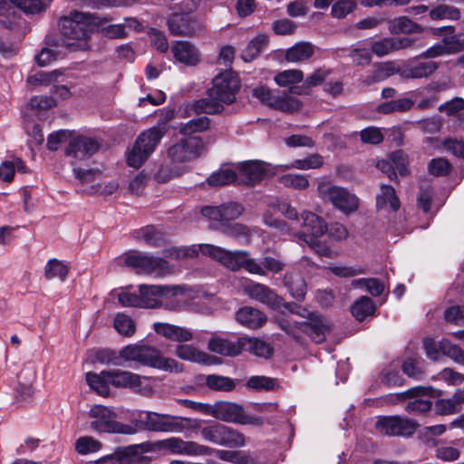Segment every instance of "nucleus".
Returning <instances> with one entry per match:
<instances>
[{"label":"nucleus","mask_w":464,"mask_h":464,"mask_svg":"<svg viewBox=\"0 0 464 464\" xmlns=\"http://www.w3.org/2000/svg\"><path fill=\"white\" fill-rule=\"evenodd\" d=\"M315 46L308 42H300L290 47L285 53L289 63H302L310 59L315 53Z\"/></svg>","instance_id":"72a5a7b5"},{"label":"nucleus","mask_w":464,"mask_h":464,"mask_svg":"<svg viewBox=\"0 0 464 464\" xmlns=\"http://www.w3.org/2000/svg\"><path fill=\"white\" fill-rule=\"evenodd\" d=\"M413 104L414 102L409 98H400L381 104L378 111L382 113L407 111L413 106Z\"/></svg>","instance_id":"de8ad7c7"},{"label":"nucleus","mask_w":464,"mask_h":464,"mask_svg":"<svg viewBox=\"0 0 464 464\" xmlns=\"http://www.w3.org/2000/svg\"><path fill=\"white\" fill-rule=\"evenodd\" d=\"M100 149L97 140L88 137H76L72 139L67 148L66 156L71 159L72 166L78 165L79 162L84 161L96 153Z\"/></svg>","instance_id":"a211bd4d"},{"label":"nucleus","mask_w":464,"mask_h":464,"mask_svg":"<svg viewBox=\"0 0 464 464\" xmlns=\"http://www.w3.org/2000/svg\"><path fill=\"white\" fill-rule=\"evenodd\" d=\"M129 447L125 450L123 455L113 454L103 457L96 461V464H135V463H145L142 460H132L129 458L130 454H136L137 450H133V451L128 450Z\"/></svg>","instance_id":"052dcab7"},{"label":"nucleus","mask_w":464,"mask_h":464,"mask_svg":"<svg viewBox=\"0 0 464 464\" xmlns=\"http://www.w3.org/2000/svg\"><path fill=\"white\" fill-rule=\"evenodd\" d=\"M432 391L431 387L416 386L404 392L391 394L387 400L390 403H397L409 398H415L406 405L405 411L414 414L424 413L430 410L432 404L429 399H425L423 396L430 394Z\"/></svg>","instance_id":"9b49d317"},{"label":"nucleus","mask_w":464,"mask_h":464,"mask_svg":"<svg viewBox=\"0 0 464 464\" xmlns=\"http://www.w3.org/2000/svg\"><path fill=\"white\" fill-rule=\"evenodd\" d=\"M190 423V428L198 430L201 438L210 443L221 446H243L245 439L242 434L235 430L221 424L212 423L206 426H201V420H191L188 421Z\"/></svg>","instance_id":"6e6552de"},{"label":"nucleus","mask_w":464,"mask_h":464,"mask_svg":"<svg viewBox=\"0 0 464 464\" xmlns=\"http://www.w3.org/2000/svg\"><path fill=\"white\" fill-rule=\"evenodd\" d=\"M430 16L432 20H457L459 18V11L453 6L440 5L430 12Z\"/></svg>","instance_id":"e2e57ef3"},{"label":"nucleus","mask_w":464,"mask_h":464,"mask_svg":"<svg viewBox=\"0 0 464 464\" xmlns=\"http://www.w3.org/2000/svg\"><path fill=\"white\" fill-rule=\"evenodd\" d=\"M318 193L320 198L330 201L344 214L354 212L358 208L359 201L356 196L342 187L319 184Z\"/></svg>","instance_id":"9d476101"},{"label":"nucleus","mask_w":464,"mask_h":464,"mask_svg":"<svg viewBox=\"0 0 464 464\" xmlns=\"http://www.w3.org/2000/svg\"><path fill=\"white\" fill-rule=\"evenodd\" d=\"M132 236L135 239L152 247L161 246L168 241L167 234L161 228L153 225L134 230Z\"/></svg>","instance_id":"bb28decb"},{"label":"nucleus","mask_w":464,"mask_h":464,"mask_svg":"<svg viewBox=\"0 0 464 464\" xmlns=\"http://www.w3.org/2000/svg\"><path fill=\"white\" fill-rule=\"evenodd\" d=\"M265 270V276L267 272L278 274L282 272L285 266V263L277 256H266L262 258L259 263Z\"/></svg>","instance_id":"774afa93"},{"label":"nucleus","mask_w":464,"mask_h":464,"mask_svg":"<svg viewBox=\"0 0 464 464\" xmlns=\"http://www.w3.org/2000/svg\"><path fill=\"white\" fill-rule=\"evenodd\" d=\"M464 404V390H458L451 397L436 401L434 410L440 415L458 412Z\"/></svg>","instance_id":"7c9ffc66"},{"label":"nucleus","mask_w":464,"mask_h":464,"mask_svg":"<svg viewBox=\"0 0 464 464\" xmlns=\"http://www.w3.org/2000/svg\"><path fill=\"white\" fill-rule=\"evenodd\" d=\"M248 352L256 356L268 358L272 355L273 349L266 342L256 337H240V353Z\"/></svg>","instance_id":"c756f323"},{"label":"nucleus","mask_w":464,"mask_h":464,"mask_svg":"<svg viewBox=\"0 0 464 464\" xmlns=\"http://www.w3.org/2000/svg\"><path fill=\"white\" fill-rule=\"evenodd\" d=\"M324 163L323 158L318 154L310 155L303 160H295L289 165H285V169H311L320 168Z\"/></svg>","instance_id":"5fc2aeb1"},{"label":"nucleus","mask_w":464,"mask_h":464,"mask_svg":"<svg viewBox=\"0 0 464 464\" xmlns=\"http://www.w3.org/2000/svg\"><path fill=\"white\" fill-rule=\"evenodd\" d=\"M388 30L392 34H420L424 31L423 27L410 19L406 15H401L387 21Z\"/></svg>","instance_id":"c85d7f7f"},{"label":"nucleus","mask_w":464,"mask_h":464,"mask_svg":"<svg viewBox=\"0 0 464 464\" xmlns=\"http://www.w3.org/2000/svg\"><path fill=\"white\" fill-rule=\"evenodd\" d=\"M243 413V408L237 403L219 401L211 405L210 416L223 421L240 424Z\"/></svg>","instance_id":"393cba45"},{"label":"nucleus","mask_w":464,"mask_h":464,"mask_svg":"<svg viewBox=\"0 0 464 464\" xmlns=\"http://www.w3.org/2000/svg\"><path fill=\"white\" fill-rule=\"evenodd\" d=\"M166 132L167 127L163 124L153 126L140 133L128 154V164L140 168L153 153Z\"/></svg>","instance_id":"423d86ee"},{"label":"nucleus","mask_w":464,"mask_h":464,"mask_svg":"<svg viewBox=\"0 0 464 464\" xmlns=\"http://www.w3.org/2000/svg\"><path fill=\"white\" fill-rule=\"evenodd\" d=\"M218 457L234 464H256L253 457L238 451L218 450Z\"/></svg>","instance_id":"6e6d98bb"},{"label":"nucleus","mask_w":464,"mask_h":464,"mask_svg":"<svg viewBox=\"0 0 464 464\" xmlns=\"http://www.w3.org/2000/svg\"><path fill=\"white\" fill-rule=\"evenodd\" d=\"M109 371H102L100 373L88 372L86 374V382L90 388L95 391L101 396H108L110 394V379Z\"/></svg>","instance_id":"f704fd0d"},{"label":"nucleus","mask_w":464,"mask_h":464,"mask_svg":"<svg viewBox=\"0 0 464 464\" xmlns=\"http://www.w3.org/2000/svg\"><path fill=\"white\" fill-rule=\"evenodd\" d=\"M376 206L379 209L389 207L393 211H397L400 208V201L396 196L395 189L392 186H381V192L376 197Z\"/></svg>","instance_id":"e433bc0d"},{"label":"nucleus","mask_w":464,"mask_h":464,"mask_svg":"<svg viewBox=\"0 0 464 464\" xmlns=\"http://www.w3.org/2000/svg\"><path fill=\"white\" fill-rule=\"evenodd\" d=\"M246 385L255 391H273L277 386V382L274 378L256 375L250 377Z\"/></svg>","instance_id":"8fccbe9b"},{"label":"nucleus","mask_w":464,"mask_h":464,"mask_svg":"<svg viewBox=\"0 0 464 464\" xmlns=\"http://www.w3.org/2000/svg\"><path fill=\"white\" fill-rule=\"evenodd\" d=\"M307 321L295 323V327L307 334L314 343H323L332 330L331 322L316 313H307Z\"/></svg>","instance_id":"dca6fc26"},{"label":"nucleus","mask_w":464,"mask_h":464,"mask_svg":"<svg viewBox=\"0 0 464 464\" xmlns=\"http://www.w3.org/2000/svg\"><path fill=\"white\" fill-rule=\"evenodd\" d=\"M121 357L125 365L137 362L169 372H182V365L172 358L164 357L156 347L144 344H129L121 349Z\"/></svg>","instance_id":"7ed1b4c3"},{"label":"nucleus","mask_w":464,"mask_h":464,"mask_svg":"<svg viewBox=\"0 0 464 464\" xmlns=\"http://www.w3.org/2000/svg\"><path fill=\"white\" fill-rule=\"evenodd\" d=\"M375 428L383 435L410 437L415 432L417 423L398 415L381 416L375 422Z\"/></svg>","instance_id":"f8f14e48"},{"label":"nucleus","mask_w":464,"mask_h":464,"mask_svg":"<svg viewBox=\"0 0 464 464\" xmlns=\"http://www.w3.org/2000/svg\"><path fill=\"white\" fill-rule=\"evenodd\" d=\"M221 264L232 271L244 268L250 274L265 276V270L262 266L258 264L256 259L252 258L247 251H228L226 249Z\"/></svg>","instance_id":"2eb2a0df"},{"label":"nucleus","mask_w":464,"mask_h":464,"mask_svg":"<svg viewBox=\"0 0 464 464\" xmlns=\"http://www.w3.org/2000/svg\"><path fill=\"white\" fill-rule=\"evenodd\" d=\"M324 163L323 158L318 154L310 155L303 160H295L289 165H285V169H311L320 168Z\"/></svg>","instance_id":"864d4df0"},{"label":"nucleus","mask_w":464,"mask_h":464,"mask_svg":"<svg viewBox=\"0 0 464 464\" xmlns=\"http://www.w3.org/2000/svg\"><path fill=\"white\" fill-rule=\"evenodd\" d=\"M244 292L252 299H256L271 307H277L280 305L281 299L266 285L255 282H248L243 286Z\"/></svg>","instance_id":"412c9836"},{"label":"nucleus","mask_w":464,"mask_h":464,"mask_svg":"<svg viewBox=\"0 0 464 464\" xmlns=\"http://www.w3.org/2000/svg\"><path fill=\"white\" fill-rule=\"evenodd\" d=\"M163 2L169 5L173 14H191L198 8L200 0H163Z\"/></svg>","instance_id":"3c124183"},{"label":"nucleus","mask_w":464,"mask_h":464,"mask_svg":"<svg viewBox=\"0 0 464 464\" xmlns=\"http://www.w3.org/2000/svg\"><path fill=\"white\" fill-rule=\"evenodd\" d=\"M284 285L291 295L297 301H303L307 292V285L303 276L297 271H290L285 275Z\"/></svg>","instance_id":"2f4dec72"},{"label":"nucleus","mask_w":464,"mask_h":464,"mask_svg":"<svg viewBox=\"0 0 464 464\" xmlns=\"http://www.w3.org/2000/svg\"><path fill=\"white\" fill-rule=\"evenodd\" d=\"M302 219L303 229L295 235L299 243L307 242V238H319L326 232V223L316 214L305 211Z\"/></svg>","instance_id":"aec40b11"},{"label":"nucleus","mask_w":464,"mask_h":464,"mask_svg":"<svg viewBox=\"0 0 464 464\" xmlns=\"http://www.w3.org/2000/svg\"><path fill=\"white\" fill-rule=\"evenodd\" d=\"M108 376L111 384L117 388L130 389L135 392L142 394H147L151 390L145 377L131 372L110 370Z\"/></svg>","instance_id":"f3484780"},{"label":"nucleus","mask_w":464,"mask_h":464,"mask_svg":"<svg viewBox=\"0 0 464 464\" xmlns=\"http://www.w3.org/2000/svg\"><path fill=\"white\" fill-rule=\"evenodd\" d=\"M210 127V121L207 116H200L191 119L190 121L180 123L177 130L180 134L185 136L193 137L192 135L198 132H203Z\"/></svg>","instance_id":"4c0bfd02"},{"label":"nucleus","mask_w":464,"mask_h":464,"mask_svg":"<svg viewBox=\"0 0 464 464\" xmlns=\"http://www.w3.org/2000/svg\"><path fill=\"white\" fill-rule=\"evenodd\" d=\"M438 69V63L432 61L420 63L414 66L406 69L403 72L405 78H423L432 74Z\"/></svg>","instance_id":"37998d69"},{"label":"nucleus","mask_w":464,"mask_h":464,"mask_svg":"<svg viewBox=\"0 0 464 464\" xmlns=\"http://www.w3.org/2000/svg\"><path fill=\"white\" fill-rule=\"evenodd\" d=\"M99 18L88 13L72 12L60 19L59 28L63 35L62 44L70 51L88 47L90 33L99 25Z\"/></svg>","instance_id":"f03ea898"},{"label":"nucleus","mask_w":464,"mask_h":464,"mask_svg":"<svg viewBox=\"0 0 464 464\" xmlns=\"http://www.w3.org/2000/svg\"><path fill=\"white\" fill-rule=\"evenodd\" d=\"M238 173L247 184H254L271 175L269 165L264 161L248 160L237 166Z\"/></svg>","instance_id":"4be33fe9"},{"label":"nucleus","mask_w":464,"mask_h":464,"mask_svg":"<svg viewBox=\"0 0 464 464\" xmlns=\"http://www.w3.org/2000/svg\"><path fill=\"white\" fill-rule=\"evenodd\" d=\"M280 182L285 187L295 189H305L309 186L307 177L303 174H285L280 177Z\"/></svg>","instance_id":"680f3d73"},{"label":"nucleus","mask_w":464,"mask_h":464,"mask_svg":"<svg viewBox=\"0 0 464 464\" xmlns=\"http://www.w3.org/2000/svg\"><path fill=\"white\" fill-rule=\"evenodd\" d=\"M153 330L157 334L173 342L183 343L190 341L193 338V334L189 329L168 323H154Z\"/></svg>","instance_id":"a878e982"},{"label":"nucleus","mask_w":464,"mask_h":464,"mask_svg":"<svg viewBox=\"0 0 464 464\" xmlns=\"http://www.w3.org/2000/svg\"><path fill=\"white\" fill-rule=\"evenodd\" d=\"M237 179V173L230 169H222L216 173H213L208 179V182L210 186H225L230 184Z\"/></svg>","instance_id":"13d9d810"},{"label":"nucleus","mask_w":464,"mask_h":464,"mask_svg":"<svg viewBox=\"0 0 464 464\" xmlns=\"http://www.w3.org/2000/svg\"><path fill=\"white\" fill-rule=\"evenodd\" d=\"M399 68L392 62H387L380 63L372 76H367L362 80V82L366 85H370L373 82H381L397 72Z\"/></svg>","instance_id":"a19ab883"},{"label":"nucleus","mask_w":464,"mask_h":464,"mask_svg":"<svg viewBox=\"0 0 464 464\" xmlns=\"http://www.w3.org/2000/svg\"><path fill=\"white\" fill-rule=\"evenodd\" d=\"M203 150L199 137L182 138L168 150V157L172 162L183 163L198 158Z\"/></svg>","instance_id":"4468645a"},{"label":"nucleus","mask_w":464,"mask_h":464,"mask_svg":"<svg viewBox=\"0 0 464 464\" xmlns=\"http://www.w3.org/2000/svg\"><path fill=\"white\" fill-rule=\"evenodd\" d=\"M236 320L242 326L249 329H257L266 322V314L252 306H244L236 313Z\"/></svg>","instance_id":"cd10ccee"},{"label":"nucleus","mask_w":464,"mask_h":464,"mask_svg":"<svg viewBox=\"0 0 464 464\" xmlns=\"http://www.w3.org/2000/svg\"><path fill=\"white\" fill-rule=\"evenodd\" d=\"M206 384L211 390L222 392H230L236 387V382L233 379L217 374L208 375Z\"/></svg>","instance_id":"49530a36"},{"label":"nucleus","mask_w":464,"mask_h":464,"mask_svg":"<svg viewBox=\"0 0 464 464\" xmlns=\"http://www.w3.org/2000/svg\"><path fill=\"white\" fill-rule=\"evenodd\" d=\"M268 39L266 34H258L252 39L243 50L241 57L245 62H251L256 59L263 49L267 45Z\"/></svg>","instance_id":"ea45409f"},{"label":"nucleus","mask_w":464,"mask_h":464,"mask_svg":"<svg viewBox=\"0 0 464 464\" xmlns=\"http://www.w3.org/2000/svg\"><path fill=\"white\" fill-rule=\"evenodd\" d=\"M167 24L169 32L176 36H193L203 29L202 24L190 14H172Z\"/></svg>","instance_id":"6ab92c4d"},{"label":"nucleus","mask_w":464,"mask_h":464,"mask_svg":"<svg viewBox=\"0 0 464 464\" xmlns=\"http://www.w3.org/2000/svg\"><path fill=\"white\" fill-rule=\"evenodd\" d=\"M440 350L441 353L464 365V351L458 345L449 340H442L440 342Z\"/></svg>","instance_id":"bf43d9fd"},{"label":"nucleus","mask_w":464,"mask_h":464,"mask_svg":"<svg viewBox=\"0 0 464 464\" xmlns=\"http://www.w3.org/2000/svg\"><path fill=\"white\" fill-rule=\"evenodd\" d=\"M351 312L358 321H362L367 316L373 314L375 312V305L370 297L362 296L354 302L351 308Z\"/></svg>","instance_id":"79ce46f5"},{"label":"nucleus","mask_w":464,"mask_h":464,"mask_svg":"<svg viewBox=\"0 0 464 464\" xmlns=\"http://www.w3.org/2000/svg\"><path fill=\"white\" fill-rule=\"evenodd\" d=\"M208 349L224 356H237L240 354V338L229 341L214 336L208 342Z\"/></svg>","instance_id":"473e14b6"},{"label":"nucleus","mask_w":464,"mask_h":464,"mask_svg":"<svg viewBox=\"0 0 464 464\" xmlns=\"http://www.w3.org/2000/svg\"><path fill=\"white\" fill-rule=\"evenodd\" d=\"M243 212L240 204L230 202L219 207H205L201 213L204 217L212 220L229 221L237 218Z\"/></svg>","instance_id":"b1692460"},{"label":"nucleus","mask_w":464,"mask_h":464,"mask_svg":"<svg viewBox=\"0 0 464 464\" xmlns=\"http://www.w3.org/2000/svg\"><path fill=\"white\" fill-rule=\"evenodd\" d=\"M390 160L395 172L397 170L401 176H406L409 173L408 158L402 150H396L390 154Z\"/></svg>","instance_id":"69168bd1"},{"label":"nucleus","mask_w":464,"mask_h":464,"mask_svg":"<svg viewBox=\"0 0 464 464\" xmlns=\"http://www.w3.org/2000/svg\"><path fill=\"white\" fill-rule=\"evenodd\" d=\"M139 293L141 295L144 308H158L162 305L163 298L182 295L183 290L178 285H140Z\"/></svg>","instance_id":"ddd939ff"},{"label":"nucleus","mask_w":464,"mask_h":464,"mask_svg":"<svg viewBox=\"0 0 464 464\" xmlns=\"http://www.w3.org/2000/svg\"><path fill=\"white\" fill-rule=\"evenodd\" d=\"M69 270V266L65 262L57 258H52L44 266V277L47 280L58 278L63 282L67 278Z\"/></svg>","instance_id":"58836bf2"},{"label":"nucleus","mask_w":464,"mask_h":464,"mask_svg":"<svg viewBox=\"0 0 464 464\" xmlns=\"http://www.w3.org/2000/svg\"><path fill=\"white\" fill-rule=\"evenodd\" d=\"M86 417L88 427L98 433L134 434L136 431L132 426L119 422L115 411L108 406L92 405Z\"/></svg>","instance_id":"39448f33"},{"label":"nucleus","mask_w":464,"mask_h":464,"mask_svg":"<svg viewBox=\"0 0 464 464\" xmlns=\"http://www.w3.org/2000/svg\"><path fill=\"white\" fill-rule=\"evenodd\" d=\"M300 106V102L295 98L289 96H275L273 102H271L270 107L284 112H293L299 110Z\"/></svg>","instance_id":"603ef678"},{"label":"nucleus","mask_w":464,"mask_h":464,"mask_svg":"<svg viewBox=\"0 0 464 464\" xmlns=\"http://www.w3.org/2000/svg\"><path fill=\"white\" fill-rule=\"evenodd\" d=\"M360 138L363 143L377 145L382 142L384 135L380 128L370 126L361 130Z\"/></svg>","instance_id":"0e129e2a"},{"label":"nucleus","mask_w":464,"mask_h":464,"mask_svg":"<svg viewBox=\"0 0 464 464\" xmlns=\"http://www.w3.org/2000/svg\"><path fill=\"white\" fill-rule=\"evenodd\" d=\"M171 52L177 62L187 66H195L200 62V52L188 41H177L171 46Z\"/></svg>","instance_id":"5701e85b"},{"label":"nucleus","mask_w":464,"mask_h":464,"mask_svg":"<svg viewBox=\"0 0 464 464\" xmlns=\"http://www.w3.org/2000/svg\"><path fill=\"white\" fill-rule=\"evenodd\" d=\"M122 259L139 275L164 277L173 273V267L163 257L130 251L124 254Z\"/></svg>","instance_id":"0eeeda50"},{"label":"nucleus","mask_w":464,"mask_h":464,"mask_svg":"<svg viewBox=\"0 0 464 464\" xmlns=\"http://www.w3.org/2000/svg\"><path fill=\"white\" fill-rule=\"evenodd\" d=\"M175 354L185 361L206 364L209 363L210 359V356L208 353L200 352L196 347L188 344L178 345Z\"/></svg>","instance_id":"c9c22d12"},{"label":"nucleus","mask_w":464,"mask_h":464,"mask_svg":"<svg viewBox=\"0 0 464 464\" xmlns=\"http://www.w3.org/2000/svg\"><path fill=\"white\" fill-rule=\"evenodd\" d=\"M238 76L232 71H225L213 80V87L208 90L207 98L197 101L193 109L198 113L214 114L220 112L225 104H230L236 100L239 90Z\"/></svg>","instance_id":"f257e3e1"},{"label":"nucleus","mask_w":464,"mask_h":464,"mask_svg":"<svg viewBox=\"0 0 464 464\" xmlns=\"http://www.w3.org/2000/svg\"><path fill=\"white\" fill-rule=\"evenodd\" d=\"M102 443L90 436L79 438L75 442V450L82 455L97 452Z\"/></svg>","instance_id":"4d7b16f0"},{"label":"nucleus","mask_w":464,"mask_h":464,"mask_svg":"<svg viewBox=\"0 0 464 464\" xmlns=\"http://www.w3.org/2000/svg\"><path fill=\"white\" fill-rule=\"evenodd\" d=\"M138 420L142 429L150 431L181 432L187 427L184 422L190 421V419L154 411H141L138 415Z\"/></svg>","instance_id":"1a4fd4ad"},{"label":"nucleus","mask_w":464,"mask_h":464,"mask_svg":"<svg viewBox=\"0 0 464 464\" xmlns=\"http://www.w3.org/2000/svg\"><path fill=\"white\" fill-rule=\"evenodd\" d=\"M197 256L195 245L189 246H173L163 250V258L180 260L184 258H192Z\"/></svg>","instance_id":"09e8293b"},{"label":"nucleus","mask_w":464,"mask_h":464,"mask_svg":"<svg viewBox=\"0 0 464 464\" xmlns=\"http://www.w3.org/2000/svg\"><path fill=\"white\" fill-rule=\"evenodd\" d=\"M113 327L118 334L127 337L132 336L136 331V325L132 318L122 313L115 315Z\"/></svg>","instance_id":"c03bdc74"},{"label":"nucleus","mask_w":464,"mask_h":464,"mask_svg":"<svg viewBox=\"0 0 464 464\" xmlns=\"http://www.w3.org/2000/svg\"><path fill=\"white\" fill-rule=\"evenodd\" d=\"M140 449L141 452L161 451L164 453L200 456L210 453L211 449L208 446L198 444L195 441H187L178 437H170L154 442H143L130 446L128 450Z\"/></svg>","instance_id":"20e7f679"},{"label":"nucleus","mask_w":464,"mask_h":464,"mask_svg":"<svg viewBox=\"0 0 464 464\" xmlns=\"http://www.w3.org/2000/svg\"><path fill=\"white\" fill-rule=\"evenodd\" d=\"M303 79V72L297 69L285 70L275 76V82L277 85L288 88L301 82Z\"/></svg>","instance_id":"a18cd8bd"},{"label":"nucleus","mask_w":464,"mask_h":464,"mask_svg":"<svg viewBox=\"0 0 464 464\" xmlns=\"http://www.w3.org/2000/svg\"><path fill=\"white\" fill-rule=\"evenodd\" d=\"M446 430L447 427L443 424L427 426L422 429L420 434L427 444L436 446V437L442 435L446 431Z\"/></svg>","instance_id":"338daca9"}]
</instances>
